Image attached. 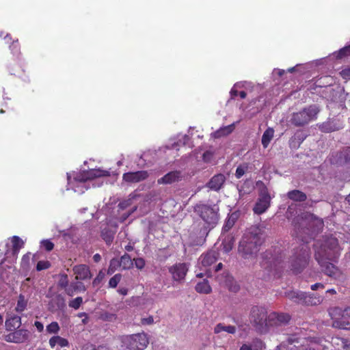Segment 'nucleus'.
<instances>
[{
    "mask_svg": "<svg viewBox=\"0 0 350 350\" xmlns=\"http://www.w3.org/2000/svg\"><path fill=\"white\" fill-rule=\"evenodd\" d=\"M222 267H223L222 263H221V262H219V264H217V266L215 267V271H219L220 269H221Z\"/></svg>",
    "mask_w": 350,
    "mask_h": 350,
    "instance_id": "obj_64",
    "label": "nucleus"
},
{
    "mask_svg": "<svg viewBox=\"0 0 350 350\" xmlns=\"http://www.w3.org/2000/svg\"><path fill=\"white\" fill-rule=\"evenodd\" d=\"M120 340L122 346L129 350H144L149 343L148 336L144 332L122 336Z\"/></svg>",
    "mask_w": 350,
    "mask_h": 350,
    "instance_id": "obj_10",
    "label": "nucleus"
},
{
    "mask_svg": "<svg viewBox=\"0 0 350 350\" xmlns=\"http://www.w3.org/2000/svg\"><path fill=\"white\" fill-rule=\"evenodd\" d=\"M293 223L295 230H297L296 236L305 243H308V240L302 234H308L312 238L313 235L319 233L323 227L322 219L309 213L297 217Z\"/></svg>",
    "mask_w": 350,
    "mask_h": 350,
    "instance_id": "obj_3",
    "label": "nucleus"
},
{
    "mask_svg": "<svg viewBox=\"0 0 350 350\" xmlns=\"http://www.w3.org/2000/svg\"><path fill=\"white\" fill-rule=\"evenodd\" d=\"M226 332L230 334H234L236 332V328L234 326L232 325H224L222 323L217 324L215 328L214 332L216 334H219L221 332Z\"/></svg>",
    "mask_w": 350,
    "mask_h": 350,
    "instance_id": "obj_35",
    "label": "nucleus"
},
{
    "mask_svg": "<svg viewBox=\"0 0 350 350\" xmlns=\"http://www.w3.org/2000/svg\"><path fill=\"white\" fill-rule=\"evenodd\" d=\"M259 185L264 186V184L261 181L257 183V185ZM271 198L270 195L268 193L267 189L263 187L260 191V198L254 207L253 210L254 213L260 215L265 212L270 206Z\"/></svg>",
    "mask_w": 350,
    "mask_h": 350,
    "instance_id": "obj_13",
    "label": "nucleus"
},
{
    "mask_svg": "<svg viewBox=\"0 0 350 350\" xmlns=\"http://www.w3.org/2000/svg\"><path fill=\"white\" fill-rule=\"evenodd\" d=\"M291 319L287 313L271 312L268 315V332L271 329L286 325Z\"/></svg>",
    "mask_w": 350,
    "mask_h": 350,
    "instance_id": "obj_14",
    "label": "nucleus"
},
{
    "mask_svg": "<svg viewBox=\"0 0 350 350\" xmlns=\"http://www.w3.org/2000/svg\"><path fill=\"white\" fill-rule=\"evenodd\" d=\"M49 342L51 348H54L56 345H58L62 347H66L68 345V342L66 339L59 336L51 337L49 339Z\"/></svg>",
    "mask_w": 350,
    "mask_h": 350,
    "instance_id": "obj_31",
    "label": "nucleus"
},
{
    "mask_svg": "<svg viewBox=\"0 0 350 350\" xmlns=\"http://www.w3.org/2000/svg\"><path fill=\"white\" fill-rule=\"evenodd\" d=\"M196 291L200 293L208 294L211 292V287L206 280L198 282L196 286Z\"/></svg>",
    "mask_w": 350,
    "mask_h": 350,
    "instance_id": "obj_32",
    "label": "nucleus"
},
{
    "mask_svg": "<svg viewBox=\"0 0 350 350\" xmlns=\"http://www.w3.org/2000/svg\"><path fill=\"white\" fill-rule=\"evenodd\" d=\"M274 135V129L273 128L269 127L262 134V144L264 148H267L271 139H273Z\"/></svg>",
    "mask_w": 350,
    "mask_h": 350,
    "instance_id": "obj_28",
    "label": "nucleus"
},
{
    "mask_svg": "<svg viewBox=\"0 0 350 350\" xmlns=\"http://www.w3.org/2000/svg\"><path fill=\"white\" fill-rule=\"evenodd\" d=\"M235 239L231 235H227L222 241L223 249L225 252H229L233 247Z\"/></svg>",
    "mask_w": 350,
    "mask_h": 350,
    "instance_id": "obj_34",
    "label": "nucleus"
},
{
    "mask_svg": "<svg viewBox=\"0 0 350 350\" xmlns=\"http://www.w3.org/2000/svg\"><path fill=\"white\" fill-rule=\"evenodd\" d=\"M234 129V124H230L226 126H224L217 130L213 133V136L214 138H220L224 136H226L230 134L233 130Z\"/></svg>",
    "mask_w": 350,
    "mask_h": 350,
    "instance_id": "obj_25",
    "label": "nucleus"
},
{
    "mask_svg": "<svg viewBox=\"0 0 350 350\" xmlns=\"http://www.w3.org/2000/svg\"><path fill=\"white\" fill-rule=\"evenodd\" d=\"M104 319L108 321H112L116 319V316L113 314H105Z\"/></svg>",
    "mask_w": 350,
    "mask_h": 350,
    "instance_id": "obj_60",
    "label": "nucleus"
},
{
    "mask_svg": "<svg viewBox=\"0 0 350 350\" xmlns=\"http://www.w3.org/2000/svg\"><path fill=\"white\" fill-rule=\"evenodd\" d=\"M319 129L323 133H331L339 130L340 127L337 126L334 121L329 120L319 124Z\"/></svg>",
    "mask_w": 350,
    "mask_h": 350,
    "instance_id": "obj_24",
    "label": "nucleus"
},
{
    "mask_svg": "<svg viewBox=\"0 0 350 350\" xmlns=\"http://www.w3.org/2000/svg\"><path fill=\"white\" fill-rule=\"evenodd\" d=\"M115 230H111L107 228H104L102 230L101 236L107 244H111L113 241Z\"/></svg>",
    "mask_w": 350,
    "mask_h": 350,
    "instance_id": "obj_38",
    "label": "nucleus"
},
{
    "mask_svg": "<svg viewBox=\"0 0 350 350\" xmlns=\"http://www.w3.org/2000/svg\"><path fill=\"white\" fill-rule=\"evenodd\" d=\"M51 267V263L47 260H40L37 263L36 270L40 271L47 269Z\"/></svg>",
    "mask_w": 350,
    "mask_h": 350,
    "instance_id": "obj_46",
    "label": "nucleus"
},
{
    "mask_svg": "<svg viewBox=\"0 0 350 350\" xmlns=\"http://www.w3.org/2000/svg\"><path fill=\"white\" fill-rule=\"evenodd\" d=\"M193 145L191 137L187 135H178L170 139L167 144L161 147L160 151L187 152L192 149Z\"/></svg>",
    "mask_w": 350,
    "mask_h": 350,
    "instance_id": "obj_7",
    "label": "nucleus"
},
{
    "mask_svg": "<svg viewBox=\"0 0 350 350\" xmlns=\"http://www.w3.org/2000/svg\"><path fill=\"white\" fill-rule=\"evenodd\" d=\"M94 262H98L101 260V256L99 254H96L93 256Z\"/></svg>",
    "mask_w": 350,
    "mask_h": 350,
    "instance_id": "obj_62",
    "label": "nucleus"
},
{
    "mask_svg": "<svg viewBox=\"0 0 350 350\" xmlns=\"http://www.w3.org/2000/svg\"><path fill=\"white\" fill-rule=\"evenodd\" d=\"M120 261V267H122L124 269H130L133 266V260L131 258L128 254L123 255Z\"/></svg>",
    "mask_w": 350,
    "mask_h": 350,
    "instance_id": "obj_37",
    "label": "nucleus"
},
{
    "mask_svg": "<svg viewBox=\"0 0 350 350\" xmlns=\"http://www.w3.org/2000/svg\"><path fill=\"white\" fill-rule=\"evenodd\" d=\"M85 290L83 283L80 282H72L69 286L66 288V293L68 296H73L75 292L84 291Z\"/></svg>",
    "mask_w": 350,
    "mask_h": 350,
    "instance_id": "obj_23",
    "label": "nucleus"
},
{
    "mask_svg": "<svg viewBox=\"0 0 350 350\" xmlns=\"http://www.w3.org/2000/svg\"><path fill=\"white\" fill-rule=\"evenodd\" d=\"M135 262V267L139 269H142L145 266V260L142 258H138L133 260Z\"/></svg>",
    "mask_w": 350,
    "mask_h": 350,
    "instance_id": "obj_53",
    "label": "nucleus"
},
{
    "mask_svg": "<svg viewBox=\"0 0 350 350\" xmlns=\"http://www.w3.org/2000/svg\"><path fill=\"white\" fill-rule=\"evenodd\" d=\"M31 258V254L30 253L25 254L21 260V266L24 269H27L29 267V261Z\"/></svg>",
    "mask_w": 350,
    "mask_h": 350,
    "instance_id": "obj_50",
    "label": "nucleus"
},
{
    "mask_svg": "<svg viewBox=\"0 0 350 350\" xmlns=\"http://www.w3.org/2000/svg\"><path fill=\"white\" fill-rule=\"evenodd\" d=\"M231 98H234L236 96H239L241 98L243 99L247 96V93L245 91L239 92L236 88L235 85L230 90Z\"/></svg>",
    "mask_w": 350,
    "mask_h": 350,
    "instance_id": "obj_44",
    "label": "nucleus"
},
{
    "mask_svg": "<svg viewBox=\"0 0 350 350\" xmlns=\"http://www.w3.org/2000/svg\"><path fill=\"white\" fill-rule=\"evenodd\" d=\"M15 338V343L25 342L28 338V331L27 329H18L13 332Z\"/></svg>",
    "mask_w": 350,
    "mask_h": 350,
    "instance_id": "obj_33",
    "label": "nucleus"
},
{
    "mask_svg": "<svg viewBox=\"0 0 350 350\" xmlns=\"http://www.w3.org/2000/svg\"><path fill=\"white\" fill-rule=\"evenodd\" d=\"M324 288V285L321 283H316L311 286V289L312 291H317L319 288Z\"/></svg>",
    "mask_w": 350,
    "mask_h": 350,
    "instance_id": "obj_59",
    "label": "nucleus"
},
{
    "mask_svg": "<svg viewBox=\"0 0 350 350\" xmlns=\"http://www.w3.org/2000/svg\"><path fill=\"white\" fill-rule=\"evenodd\" d=\"M11 242L12 243V253L13 255H17L19 250L23 247L24 242L18 236H13L11 238Z\"/></svg>",
    "mask_w": 350,
    "mask_h": 350,
    "instance_id": "obj_26",
    "label": "nucleus"
},
{
    "mask_svg": "<svg viewBox=\"0 0 350 350\" xmlns=\"http://www.w3.org/2000/svg\"><path fill=\"white\" fill-rule=\"evenodd\" d=\"M118 293L122 295H127L128 290L126 288H120L118 290Z\"/></svg>",
    "mask_w": 350,
    "mask_h": 350,
    "instance_id": "obj_61",
    "label": "nucleus"
},
{
    "mask_svg": "<svg viewBox=\"0 0 350 350\" xmlns=\"http://www.w3.org/2000/svg\"><path fill=\"white\" fill-rule=\"evenodd\" d=\"M288 197L296 202H304L306 200V195L301 191L293 190L288 193Z\"/></svg>",
    "mask_w": 350,
    "mask_h": 350,
    "instance_id": "obj_30",
    "label": "nucleus"
},
{
    "mask_svg": "<svg viewBox=\"0 0 350 350\" xmlns=\"http://www.w3.org/2000/svg\"><path fill=\"white\" fill-rule=\"evenodd\" d=\"M188 270L189 266L187 263H176L169 268L173 280L178 282L185 279Z\"/></svg>",
    "mask_w": 350,
    "mask_h": 350,
    "instance_id": "obj_15",
    "label": "nucleus"
},
{
    "mask_svg": "<svg viewBox=\"0 0 350 350\" xmlns=\"http://www.w3.org/2000/svg\"><path fill=\"white\" fill-rule=\"evenodd\" d=\"M264 343L260 339L255 338L250 343L243 344L239 350H262Z\"/></svg>",
    "mask_w": 350,
    "mask_h": 350,
    "instance_id": "obj_21",
    "label": "nucleus"
},
{
    "mask_svg": "<svg viewBox=\"0 0 350 350\" xmlns=\"http://www.w3.org/2000/svg\"><path fill=\"white\" fill-rule=\"evenodd\" d=\"M5 340L7 342L15 343V338H14V333L12 332V333H10L9 334L5 336Z\"/></svg>",
    "mask_w": 350,
    "mask_h": 350,
    "instance_id": "obj_57",
    "label": "nucleus"
},
{
    "mask_svg": "<svg viewBox=\"0 0 350 350\" xmlns=\"http://www.w3.org/2000/svg\"><path fill=\"white\" fill-rule=\"evenodd\" d=\"M60 330V327L59 324L54 321L51 323L49 325L46 326V331L48 334H56Z\"/></svg>",
    "mask_w": 350,
    "mask_h": 350,
    "instance_id": "obj_40",
    "label": "nucleus"
},
{
    "mask_svg": "<svg viewBox=\"0 0 350 350\" xmlns=\"http://www.w3.org/2000/svg\"><path fill=\"white\" fill-rule=\"evenodd\" d=\"M305 137L302 133H296L289 140V146L292 148H298L304 140Z\"/></svg>",
    "mask_w": 350,
    "mask_h": 350,
    "instance_id": "obj_29",
    "label": "nucleus"
},
{
    "mask_svg": "<svg viewBox=\"0 0 350 350\" xmlns=\"http://www.w3.org/2000/svg\"><path fill=\"white\" fill-rule=\"evenodd\" d=\"M10 48L12 53L14 55H17L20 53V44L18 40L13 42L10 45Z\"/></svg>",
    "mask_w": 350,
    "mask_h": 350,
    "instance_id": "obj_51",
    "label": "nucleus"
},
{
    "mask_svg": "<svg viewBox=\"0 0 350 350\" xmlns=\"http://www.w3.org/2000/svg\"><path fill=\"white\" fill-rule=\"evenodd\" d=\"M286 296L291 301L301 304L308 306H316L321 303L322 299L320 297L312 294H307L301 291H289L286 293Z\"/></svg>",
    "mask_w": 350,
    "mask_h": 350,
    "instance_id": "obj_12",
    "label": "nucleus"
},
{
    "mask_svg": "<svg viewBox=\"0 0 350 350\" xmlns=\"http://www.w3.org/2000/svg\"><path fill=\"white\" fill-rule=\"evenodd\" d=\"M314 247V257L322 271L331 278L342 280L345 278L342 271L332 263L338 258L340 252L337 239L332 236L323 237L317 240Z\"/></svg>",
    "mask_w": 350,
    "mask_h": 350,
    "instance_id": "obj_1",
    "label": "nucleus"
},
{
    "mask_svg": "<svg viewBox=\"0 0 350 350\" xmlns=\"http://www.w3.org/2000/svg\"><path fill=\"white\" fill-rule=\"evenodd\" d=\"M46 297L51 299V301L55 302L58 308H62L64 306L65 300L64 297L61 294L53 293L51 288L46 294Z\"/></svg>",
    "mask_w": 350,
    "mask_h": 350,
    "instance_id": "obj_22",
    "label": "nucleus"
},
{
    "mask_svg": "<svg viewBox=\"0 0 350 350\" xmlns=\"http://www.w3.org/2000/svg\"><path fill=\"white\" fill-rule=\"evenodd\" d=\"M148 173L146 171L126 172L122 176L123 180L129 183H136L146 179Z\"/></svg>",
    "mask_w": 350,
    "mask_h": 350,
    "instance_id": "obj_17",
    "label": "nucleus"
},
{
    "mask_svg": "<svg viewBox=\"0 0 350 350\" xmlns=\"http://www.w3.org/2000/svg\"><path fill=\"white\" fill-rule=\"evenodd\" d=\"M64 238L67 241L68 239H71L70 234L68 233L65 232L64 231L62 232Z\"/></svg>",
    "mask_w": 350,
    "mask_h": 350,
    "instance_id": "obj_63",
    "label": "nucleus"
},
{
    "mask_svg": "<svg viewBox=\"0 0 350 350\" xmlns=\"http://www.w3.org/2000/svg\"><path fill=\"white\" fill-rule=\"evenodd\" d=\"M340 75L343 79L350 80V66H348V67L342 69L340 72Z\"/></svg>",
    "mask_w": 350,
    "mask_h": 350,
    "instance_id": "obj_52",
    "label": "nucleus"
},
{
    "mask_svg": "<svg viewBox=\"0 0 350 350\" xmlns=\"http://www.w3.org/2000/svg\"><path fill=\"white\" fill-rule=\"evenodd\" d=\"M237 218L238 214L237 213H232V214H230L225 222V224L223 227V231H228L234 226Z\"/></svg>",
    "mask_w": 350,
    "mask_h": 350,
    "instance_id": "obj_36",
    "label": "nucleus"
},
{
    "mask_svg": "<svg viewBox=\"0 0 350 350\" xmlns=\"http://www.w3.org/2000/svg\"><path fill=\"white\" fill-rule=\"evenodd\" d=\"M263 241V230L260 226H252L243 234L239 245V252L245 258L255 255Z\"/></svg>",
    "mask_w": 350,
    "mask_h": 350,
    "instance_id": "obj_2",
    "label": "nucleus"
},
{
    "mask_svg": "<svg viewBox=\"0 0 350 350\" xmlns=\"http://www.w3.org/2000/svg\"><path fill=\"white\" fill-rule=\"evenodd\" d=\"M74 273L77 280H86L91 278L90 271L85 265H79L73 267Z\"/></svg>",
    "mask_w": 350,
    "mask_h": 350,
    "instance_id": "obj_18",
    "label": "nucleus"
},
{
    "mask_svg": "<svg viewBox=\"0 0 350 350\" xmlns=\"http://www.w3.org/2000/svg\"><path fill=\"white\" fill-rule=\"evenodd\" d=\"M135 210H136V206L133 208L132 211H129L126 213H123L122 216L120 217V221L121 222L124 221Z\"/></svg>",
    "mask_w": 350,
    "mask_h": 350,
    "instance_id": "obj_54",
    "label": "nucleus"
},
{
    "mask_svg": "<svg viewBox=\"0 0 350 350\" xmlns=\"http://www.w3.org/2000/svg\"><path fill=\"white\" fill-rule=\"evenodd\" d=\"M21 325V319L19 316H14L5 321L8 329L12 330L18 328Z\"/></svg>",
    "mask_w": 350,
    "mask_h": 350,
    "instance_id": "obj_27",
    "label": "nucleus"
},
{
    "mask_svg": "<svg viewBox=\"0 0 350 350\" xmlns=\"http://www.w3.org/2000/svg\"><path fill=\"white\" fill-rule=\"evenodd\" d=\"M319 112V106L310 105L297 112L293 113L290 122L295 126H304L310 122L316 120Z\"/></svg>",
    "mask_w": 350,
    "mask_h": 350,
    "instance_id": "obj_5",
    "label": "nucleus"
},
{
    "mask_svg": "<svg viewBox=\"0 0 350 350\" xmlns=\"http://www.w3.org/2000/svg\"><path fill=\"white\" fill-rule=\"evenodd\" d=\"M180 178V172L178 171L170 172L162 178L158 179V184H171L179 180Z\"/></svg>",
    "mask_w": 350,
    "mask_h": 350,
    "instance_id": "obj_20",
    "label": "nucleus"
},
{
    "mask_svg": "<svg viewBox=\"0 0 350 350\" xmlns=\"http://www.w3.org/2000/svg\"><path fill=\"white\" fill-rule=\"evenodd\" d=\"M122 275L119 273L116 274L109 281V286L111 288H116L121 280Z\"/></svg>",
    "mask_w": 350,
    "mask_h": 350,
    "instance_id": "obj_45",
    "label": "nucleus"
},
{
    "mask_svg": "<svg viewBox=\"0 0 350 350\" xmlns=\"http://www.w3.org/2000/svg\"><path fill=\"white\" fill-rule=\"evenodd\" d=\"M310 254V248L305 243L296 249L291 260V269L293 272L299 273L308 265Z\"/></svg>",
    "mask_w": 350,
    "mask_h": 350,
    "instance_id": "obj_6",
    "label": "nucleus"
},
{
    "mask_svg": "<svg viewBox=\"0 0 350 350\" xmlns=\"http://www.w3.org/2000/svg\"><path fill=\"white\" fill-rule=\"evenodd\" d=\"M40 243L41 245L48 252L51 251L54 247V244L48 239L42 240Z\"/></svg>",
    "mask_w": 350,
    "mask_h": 350,
    "instance_id": "obj_49",
    "label": "nucleus"
},
{
    "mask_svg": "<svg viewBox=\"0 0 350 350\" xmlns=\"http://www.w3.org/2000/svg\"><path fill=\"white\" fill-rule=\"evenodd\" d=\"M83 303V299L81 297H77L75 299H73L70 300L68 303V306L70 308H72L75 310H77L79 308L81 305Z\"/></svg>",
    "mask_w": 350,
    "mask_h": 350,
    "instance_id": "obj_42",
    "label": "nucleus"
},
{
    "mask_svg": "<svg viewBox=\"0 0 350 350\" xmlns=\"http://www.w3.org/2000/svg\"><path fill=\"white\" fill-rule=\"evenodd\" d=\"M34 325L39 332H42L44 330V325L41 322L36 321Z\"/></svg>",
    "mask_w": 350,
    "mask_h": 350,
    "instance_id": "obj_58",
    "label": "nucleus"
},
{
    "mask_svg": "<svg viewBox=\"0 0 350 350\" xmlns=\"http://www.w3.org/2000/svg\"><path fill=\"white\" fill-rule=\"evenodd\" d=\"M27 305V300L25 298L24 295H20L17 301V304L15 310L18 312H22L25 310Z\"/></svg>",
    "mask_w": 350,
    "mask_h": 350,
    "instance_id": "obj_39",
    "label": "nucleus"
},
{
    "mask_svg": "<svg viewBox=\"0 0 350 350\" xmlns=\"http://www.w3.org/2000/svg\"><path fill=\"white\" fill-rule=\"evenodd\" d=\"M350 56V44L344 46L343 48L340 49L337 55V57L339 59H342L345 57Z\"/></svg>",
    "mask_w": 350,
    "mask_h": 350,
    "instance_id": "obj_43",
    "label": "nucleus"
},
{
    "mask_svg": "<svg viewBox=\"0 0 350 350\" xmlns=\"http://www.w3.org/2000/svg\"><path fill=\"white\" fill-rule=\"evenodd\" d=\"M218 211L219 208L216 205L211 206L206 204H199L195 207V211L209 228H214L217 224L219 220Z\"/></svg>",
    "mask_w": 350,
    "mask_h": 350,
    "instance_id": "obj_9",
    "label": "nucleus"
},
{
    "mask_svg": "<svg viewBox=\"0 0 350 350\" xmlns=\"http://www.w3.org/2000/svg\"><path fill=\"white\" fill-rule=\"evenodd\" d=\"M247 170V165L246 164L240 165L236 170L235 176L237 178H240Z\"/></svg>",
    "mask_w": 350,
    "mask_h": 350,
    "instance_id": "obj_48",
    "label": "nucleus"
},
{
    "mask_svg": "<svg viewBox=\"0 0 350 350\" xmlns=\"http://www.w3.org/2000/svg\"><path fill=\"white\" fill-rule=\"evenodd\" d=\"M109 172L106 170L92 169L76 174L73 176V179H72L70 174H67L68 184L75 192L81 194L89 188L90 183L88 182L90 180L96 177L109 176Z\"/></svg>",
    "mask_w": 350,
    "mask_h": 350,
    "instance_id": "obj_4",
    "label": "nucleus"
},
{
    "mask_svg": "<svg viewBox=\"0 0 350 350\" xmlns=\"http://www.w3.org/2000/svg\"><path fill=\"white\" fill-rule=\"evenodd\" d=\"M218 254L215 251H210L202 255L198 260V265L201 270L206 271L217 259Z\"/></svg>",
    "mask_w": 350,
    "mask_h": 350,
    "instance_id": "obj_16",
    "label": "nucleus"
},
{
    "mask_svg": "<svg viewBox=\"0 0 350 350\" xmlns=\"http://www.w3.org/2000/svg\"><path fill=\"white\" fill-rule=\"evenodd\" d=\"M118 267H120V261L116 258H113L111 260L109 263V267L108 269V273H113L117 269Z\"/></svg>",
    "mask_w": 350,
    "mask_h": 350,
    "instance_id": "obj_47",
    "label": "nucleus"
},
{
    "mask_svg": "<svg viewBox=\"0 0 350 350\" xmlns=\"http://www.w3.org/2000/svg\"><path fill=\"white\" fill-rule=\"evenodd\" d=\"M250 321L261 334L268 332V316L265 308L254 306L250 314Z\"/></svg>",
    "mask_w": 350,
    "mask_h": 350,
    "instance_id": "obj_11",
    "label": "nucleus"
},
{
    "mask_svg": "<svg viewBox=\"0 0 350 350\" xmlns=\"http://www.w3.org/2000/svg\"><path fill=\"white\" fill-rule=\"evenodd\" d=\"M131 198H129L128 200L120 202L118 205L120 209L124 210L128 207L131 204Z\"/></svg>",
    "mask_w": 350,
    "mask_h": 350,
    "instance_id": "obj_55",
    "label": "nucleus"
},
{
    "mask_svg": "<svg viewBox=\"0 0 350 350\" xmlns=\"http://www.w3.org/2000/svg\"><path fill=\"white\" fill-rule=\"evenodd\" d=\"M154 319L153 317L150 316L147 318H143L142 319V323L144 325H150L153 323Z\"/></svg>",
    "mask_w": 350,
    "mask_h": 350,
    "instance_id": "obj_56",
    "label": "nucleus"
},
{
    "mask_svg": "<svg viewBox=\"0 0 350 350\" xmlns=\"http://www.w3.org/2000/svg\"><path fill=\"white\" fill-rule=\"evenodd\" d=\"M226 178L223 174H219L214 176L207 183V187L214 191L221 189L225 182Z\"/></svg>",
    "mask_w": 350,
    "mask_h": 350,
    "instance_id": "obj_19",
    "label": "nucleus"
},
{
    "mask_svg": "<svg viewBox=\"0 0 350 350\" xmlns=\"http://www.w3.org/2000/svg\"><path fill=\"white\" fill-rule=\"evenodd\" d=\"M329 314L332 321L334 327L349 329L350 326V306L342 310L338 307L329 310Z\"/></svg>",
    "mask_w": 350,
    "mask_h": 350,
    "instance_id": "obj_8",
    "label": "nucleus"
},
{
    "mask_svg": "<svg viewBox=\"0 0 350 350\" xmlns=\"http://www.w3.org/2000/svg\"><path fill=\"white\" fill-rule=\"evenodd\" d=\"M68 278L66 274H60L59 276L58 280V286L61 288H64L66 291V288L69 286L68 284Z\"/></svg>",
    "mask_w": 350,
    "mask_h": 350,
    "instance_id": "obj_41",
    "label": "nucleus"
}]
</instances>
